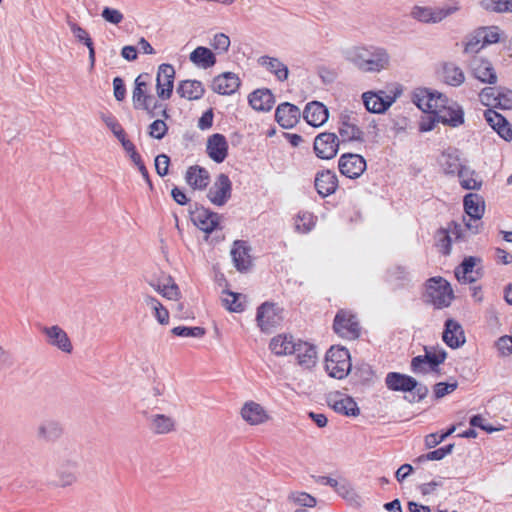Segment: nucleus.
Returning <instances> with one entry per match:
<instances>
[{"instance_id":"nucleus-1","label":"nucleus","mask_w":512,"mask_h":512,"mask_svg":"<svg viewBox=\"0 0 512 512\" xmlns=\"http://www.w3.org/2000/svg\"><path fill=\"white\" fill-rule=\"evenodd\" d=\"M414 102L421 110L437 115V120L444 125L458 127L464 123L462 107L438 91L423 89L415 94Z\"/></svg>"},{"instance_id":"nucleus-2","label":"nucleus","mask_w":512,"mask_h":512,"mask_svg":"<svg viewBox=\"0 0 512 512\" xmlns=\"http://www.w3.org/2000/svg\"><path fill=\"white\" fill-rule=\"evenodd\" d=\"M345 59L362 72L377 73L388 68L390 56L378 46H353L344 51Z\"/></svg>"},{"instance_id":"nucleus-3","label":"nucleus","mask_w":512,"mask_h":512,"mask_svg":"<svg viewBox=\"0 0 512 512\" xmlns=\"http://www.w3.org/2000/svg\"><path fill=\"white\" fill-rule=\"evenodd\" d=\"M352 367L349 350L345 347L332 346L326 353L325 369L330 377L345 378Z\"/></svg>"},{"instance_id":"nucleus-4","label":"nucleus","mask_w":512,"mask_h":512,"mask_svg":"<svg viewBox=\"0 0 512 512\" xmlns=\"http://www.w3.org/2000/svg\"><path fill=\"white\" fill-rule=\"evenodd\" d=\"M426 297L435 308L441 309L451 304L453 290L444 278L432 277L426 282Z\"/></svg>"},{"instance_id":"nucleus-5","label":"nucleus","mask_w":512,"mask_h":512,"mask_svg":"<svg viewBox=\"0 0 512 512\" xmlns=\"http://www.w3.org/2000/svg\"><path fill=\"white\" fill-rule=\"evenodd\" d=\"M425 354L418 355L411 360V371L415 374H426L428 371H437L447 353L443 349L424 348Z\"/></svg>"},{"instance_id":"nucleus-6","label":"nucleus","mask_w":512,"mask_h":512,"mask_svg":"<svg viewBox=\"0 0 512 512\" xmlns=\"http://www.w3.org/2000/svg\"><path fill=\"white\" fill-rule=\"evenodd\" d=\"M460 9L457 3L443 8H432L425 6H414L411 10V17L419 22L427 24L439 23L448 16L456 13Z\"/></svg>"},{"instance_id":"nucleus-7","label":"nucleus","mask_w":512,"mask_h":512,"mask_svg":"<svg viewBox=\"0 0 512 512\" xmlns=\"http://www.w3.org/2000/svg\"><path fill=\"white\" fill-rule=\"evenodd\" d=\"M334 332L342 338L349 340L357 339L360 336V325L356 315L348 310H339L333 322Z\"/></svg>"},{"instance_id":"nucleus-8","label":"nucleus","mask_w":512,"mask_h":512,"mask_svg":"<svg viewBox=\"0 0 512 512\" xmlns=\"http://www.w3.org/2000/svg\"><path fill=\"white\" fill-rule=\"evenodd\" d=\"M465 213L470 217L465 222V227L472 234L479 232L478 222L483 217L485 211V204L482 197L476 193H469L464 197L463 200Z\"/></svg>"},{"instance_id":"nucleus-9","label":"nucleus","mask_w":512,"mask_h":512,"mask_svg":"<svg viewBox=\"0 0 512 512\" xmlns=\"http://www.w3.org/2000/svg\"><path fill=\"white\" fill-rule=\"evenodd\" d=\"M232 194V182L228 175L221 173L219 174L213 185L209 188L207 198L209 201L216 206H224Z\"/></svg>"},{"instance_id":"nucleus-10","label":"nucleus","mask_w":512,"mask_h":512,"mask_svg":"<svg viewBox=\"0 0 512 512\" xmlns=\"http://www.w3.org/2000/svg\"><path fill=\"white\" fill-rule=\"evenodd\" d=\"M175 69L171 64L163 63L158 67L156 92L161 100H168L174 88Z\"/></svg>"},{"instance_id":"nucleus-11","label":"nucleus","mask_w":512,"mask_h":512,"mask_svg":"<svg viewBox=\"0 0 512 512\" xmlns=\"http://www.w3.org/2000/svg\"><path fill=\"white\" fill-rule=\"evenodd\" d=\"M282 310L273 303L265 302L257 309L256 320L264 332L278 326L282 320Z\"/></svg>"},{"instance_id":"nucleus-12","label":"nucleus","mask_w":512,"mask_h":512,"mask_svg":"<svg viewBox=\"0 0 512 512\" xmlns=\"http://www.w3.org/2000/svg\"><path fill=\"white\" fill-rule=\"evenodd\" d=\"M469 68L473 77L482 83L494 85L498 81L492 63L485 58L478 56L473 57L469 63Z\"/></svg>"},{"instance_id":"nucleus-13","label":"nucleus","mask_w":512,"mask_h":512,"mask_svg":"<svg viewBox=\"0 0 512 512\" xmlns=\"http://www.w3.org/2000/svg\"><path fill=\"white\" fill-rule=\"evenodd\" d=\"M339 148V139L336 134L330 132L320 133L314 140V151L321 159H332Z\"/></svg>"},{"instance_id":"nucleus-14","label":"nucleus","mask_w":512,"mask_h":512,"mask_svg":"<svg viewBox=\"0 0 512 512\" xmlns=\"http://www.w3.org/2000/svg\"><path fill=\"white\" fill-rule=\"evenodd\" d=\"M338 167L342 175L356 179L366 170V161L359 154L346 153L341 155Z\"/></svg>"},{"instance_id":"nucleus-15","label":"nucleus","mask_w":512,"mask_h":512,"mask_svg":"<svg viewBox=\"0 0 512 512\" xmlns=\"http://www.w3.org/2000/svg\"><path fill=\"white\" fill-rule=\"evenodd\" d=\"M190 216L193 223L206 233L213 232L219 226L220 215L204 207L195 205L194 209H190Z\"/></svg>"},{"instance_id":"nucleus-16","label":"nucleus","mask_w":512,"mask_h":512,"mask_svg":"<svg viewBox=\"0 0 512 512\" xmlns=\"http://www.w3.org/2000/svg\"><path fill=\"white\" fill-rule=\"evenodd\" d=\"M41 332L45 335L46 342L49 345L56 347L64 353L72 352V343L67 333L60 326H43Z\"/></svg>"},{"instance_id":"nucleus-17","label":"nucleus","mask_w":512,"mask_h":512,"mask_svg":"<svg viewBox=\"0 0 512 512\" xmlns=\"http://www.w3.org/2000/svg\"><path fill=\"white\" fill-rule=\"evenodd\" d=\"M484 117L491 128L506 141L512 140V128L507 119L496 110L489 108L484 112Z\"/></svg>"},{"instance_id":"nucleus-18","label":"nucleus","mask_w":512,"mask_h":512,"mask_svg":"<svg viewBox=\"0 0 512 512\" xmlns=\"http://www.w3.org/2000/svg\"><path fill=\"white\" fill-rule=\"evenodd\" d=\"M241 416L250 425H260L270 419L265 408L257 402L247 401L241 408Z\"/></svg>"},{"instance_id":"nucleus-19","label":"nucleus","mask_w":512,"mask_h":512,"mask_svg":"<svg viewBox=\"0 0 512 512\" xmlns=\"http://www.w3.org/2000/svg\"><path fill=\"white\" fill-rule=\"evenodd\" d=\"M206 151L216 163H222L228 154V143L224 135L215 133L207 140Z\"/></svg>"},{"instance_id":"nucleus-20","label":"nucleus","mask_w":512,"mask_h":512,"mask_svg":"<svg viewBox=\"0 0 512 512\" xmlns=\"http://www.w3.org/2000/svg\"><path fill=\"white\" fill-rule=\"evenodd\" d=\"M240 86L239 77L232 72H225L213 79L212 90L221 95H231Z\"/></svg>"},{"instance_id":"nucleus-21","label":"nucleus","mask_w":512,"mask_h":512,"mask_svg":"<svg viewBox=\"0 0 512 512\" xmlns=\"http://www.w3.org/2000/svg\"><path fill=\"white\" fill-rule=\"evenodd\" d=\"M443 341L450 348L456 349L465 343V335L462 326L454 319H447L443 331Z\"/></svg>"},{"instance_id":"nucleus-22","label":"nucleus","mask_w":512,"mask_h":512,"mask_svg":"<svg viewBox=\"0 0 512 512\" xmlns=\"http://www.w3.org/2000/svg\"><path fill=\"white\" fill-rule=\"evenodd\" d=\"M300 118V109L288 102L280 104L275 111V119L284 128L293 127Z\"/></svg>"},{"instance_id":"nucleus-23","label":"nucleus","mask_w":512,"mask_h":512,"mask_svg":"<svg viewBox=\"0 0 512 512\" xmlns=\"http://www.w3.org/2000/svg\"><path fill=\"white\" fill-rule=\"evenodd\" d=\"M385 384L391 391L412 392L416 379L399 372H389L385 377Z\"/></svg>"},{"instance_id":"nucleus-24","label":"nucleus","mask_w":512,"mask_h":512,"mask_svg":"<svg viewBox=\"0 0 512 512\" xmlns=\"http://www.w3.org/2000/svg\"><path fill=\"white\" fill-rule=\"evenodd\" d=\"M382 94L384 93H363V103L369 112L378 114L384 113L392 105L394 99L389 96H383Z\"/></svg>"},{"instance_id":"nucleus-25","label":"nucleus","mask_w":512,"mask_h":512,"mask_svg":"<svg viewBox=\"0 0 512 512\" xmlns=\"http://www.w3.org/2000/svg\"><path fill=\"white\" fill-rule=\"evenodd\" d=\"M338 187L336 174L331 170L318 172L315 177V188L319 195L327 197L333 194Z\"/></svg>"},{"instance_id":"nucleus-26","label":"nucleus","mask_w":512,"mask_h":512,"mask_svg":"<svg viewBox=\"0 0 512 512\" xmlns=\"http://www.w3.org/2000/svg\"><path fill=\"white\" fill-rule=\"evenodd\" d=\"M303 115L309 125L318 127L328 120L329 113L322 103L314 101L306 105Z\"/></svg>"},{"instance_id":"nucleus-27","label":"nucleus","mask_w":512,"mask_h":512,"mask_svg":"<svg viewBox=\"0 0 512 512\" xmlns=\"http://www.w3.org/2000/svg\"><path fill=\"white\" fill-rule=\"evenodd\" d=\"M481 260L477 257L469 256L464 258L462 263L455 269V276L459 281L464 283H473L479 277L478 269L474 271L477 263Z\"/></svg>"},{"instance_id":"nucleus-28","label":"nucleus","mask_w":512,"mask_h":512,"mask_svg":"<svg viewBox=\"0 0 512 512\" xmlns=\"http://www.w3.org/2000/svg\"><path fill=\"white\" fill-rule=\"evenodd\" d=\"M63 434V427L57 420L47 419L42 421L36 430V436L40 440L54 442Z\"/></svg>"},{"instance_id":"nucleus-29","label":"nucleus","mask_w":512,"mask_h":512,"mask_svg":"<svg viewBox=\"0 0 512 512\" xmlns=\"http://www.w3.org/2000/svg\"><path fill=\"white\" fill-rule=\"evenodd\" d=\"M298 364L304 368H311L317 359L316 347L308 342L297 340L295 352Z\"/></svg>"},{"instance_id":"nucleus-30","label":"nucleus","mask_w":512,"mask_h":512,"mask_svg":"<svg viewBox=\"0 0 512 512\" xmlns=\"http://www.w3.org/2000/svg\"><path fill=\"white\" fill-rule=\"evenodd\" d=\"M296 344L292 335L279 334L271 339L269 348L277 356H286L295 352Z\"/></svg>"},{"instance_id":"nucleus-31","label":"nucleus","mask_w":512,"mask_h":512,"mask_svg":"<svg viewBox=\"0 0 512 512\" xmlns=\"http://www.w3.org/2000/svg\"><path fill=\"white\" fill-rule=\"evenodd\" d=\"M185 180L193 189L204 190L209 184L210 174L205 168L194 165L187 169Z\"/></svg>"},{"instance_id":"nucleus-32","label":"nucleus","mask_w":512,"mask_h":512,"mask_svg":"<svg viewBox=\"0 0 512 512\" xmlns=\"http://www.w3.org/2000/svg\"><path fill=\"white\" fill-rule=\"evenodd\" d=\"M231 257L238 271L247 270L251 265L249 247L245 241L237 240L231 249Z\"/></svg>"},{"instance_id":"nucleus-33","label":"nucleus","mask_w":512,"mask_h":512,"mask_svg":"<svg viewBox=\"0 0 512 512\" xmlns=\"http://www.w3.org/2000/svg\"><path fill=\"white\" fill-rule=\"evenodd\" d=\"M150 430L157 435L168 434L175 430V420L164 414H151L147 417Z\"/></svg>"},{"instance_id":"nucleus-34","label":"nucleus","mask_w":512,"mask_h":512,"mask_svg":"<svg viewBox=\"0 0 512 512\" xmlns=\"http://www.w3.org/2000/svg\"><path fill=\"white\" fill-rule=\"evenodd\" d=\"M274 102V96L268 89H257L249 95V104L257 111H270Z\"/></svg>"},{"instance_id":"nucleus-35","label":"nucleus","mask_w":512,"mask_h":512,"mask_svg":"<svg viewBox=\"0 0 512 512\" xmlns=\"http://www.w3.org/2000/svg\"><path fill=\"white\" fill-rule=\"evenodd\" d=\"M176 92L187 100H198L204 95L203 84L197 80H183L178 84Z\"/></svg>"},{"instance_id":"nucleus-36","label":"nucleus","mask_w":512,"mask_h":512,"mask_svg":"<svg viewBox=\"0 0 512 512\" xmlns=\"http://www.w3.org/2000/svg\"><path fill=\"white\" fill-rule=\"evenodd\" d=\"M329 405L335 412L345 416H358L360 413L357 403L349 396L331 398Z\"/></svg>"},{"instance_id":"nucleus-37","label":"nucleus","mask_w":512,"mask_h":512,"mask_svg":"<svg viewBox=\"0 0 512 512\" xmlns=\"http://www.w3.org/2000/svg\"><path fill=\"white\" fill-rule=\"evenodd\" d=\"M338 133L343 142L364 141L363 131L357 126L355 122L351 121L350 118L343 120L340 123Z\"/></svg>"},{"instance_id":"nucleus-38","label":"nucleus","mask_w":512,"mask_h":512,"mask_svg":"<svg viewBox=\"0 0 512 512\" xmlns=\"http://www.w3.org/2000/svg\"><path fill=\"white\" fill-rule=\"evenodd\" d=\"M259 64L274 74L279 81H285L288 78V67L278 58L262 56L258 60Z\"/></svg>"},{"instance_id":"nucleus-39","label":"nucleus","mask_w":512,"mask_h":512,"mask_svg":"<svg viewBox=\"0 0 512 512\" xmlns=\"http://www.w3.org/2000/svg\"><path fill=\"white\" fill-rule=\"evenodd\" d=\"M443 81L450 86L458 87L465 81L463 70L454 63H445L442 68Z\"/></svg>"},{"instance_id":"nucleus-40","label":"nucleus","mask_w":512,"mask_h":512,"mask_svg":"<svg viewBox=\"0 0 512 512\" xmlns=\"http://www.w3.org/2000/svg\"><path fill=\"white\" fill-rule=\"evenodd\" d=\"M189 58L192 63L204 69L210 68L216 63V57L213 52L203 46L195 48Z\"/></svg>"},{"instance_id":"nucleus-41","label":"nucleus","mask_w":512,"mask_h":512,"mask_svg":"<svg viewBox=\"0 0 512 512\" xmlns=\"http://www.w3.org/2000/svg\"><path fill=\"white\" fill-rule=\"evenodd\" d=\"M143 297L144 303L153 311L157 321L162 325L168 324L169 312L160 301L149 294H144Z\"/></svg>"},{"instance_id":"nucleus-42","label":"nucleus","mask_w":512,"mask_h":512,"mask_svg":"<svg viewBox=\"0 0 512 512\" xmlns=\"http://www.w3.org/2000/svg\"><path fill=\"white\" fill-rule=\"evenodd\" d=\"M461 186L466 190H478L481 187V180L476 177V172L469 167L463 166L458 171Z\"/></svg>"},{"instance_id":"nucleus-43","label":"nucleus","mask_w":512,"mask_h":512,"mask_svg":"<svg viewBox=\"0 0 512 512\" xmlns=\"http://www.w3.org/2000/svg\"><path fill=\"white\" fill-rule=\"evenodd\" d=\"M316 217L310 212H299L295 218V230L299 233H308L315 226Z\"/></svg>"},{"instance_id":"nucleus-44","label":"nucleus","mask_w":512,"mask_h":512,"mask_svg":"<svg viewBox=\"0 0 512 512\" xmlns=\"http://www.w3.org/2000/svg\"><path fill=\"white\" fill-rule=\"evenodd\" d=\"M289 502L303 507H314L317 503L316 498L306 492L293 491L287 497Z\"/></svg>"},{"instance_id":"nucleus-45","label":"nucleus","mask_w":512,"mask_h":512,"mask_svg":"<svg viewBox=\"0 0 512 512\" xmlns=\"http://www.w3.org/2000/svg\"><path fill=\"white\" fill-rule=\"evenodd\" d=\"M154 97L146 90L134 87L132 92V101L135 109H147V102H153Z\"/></svg>"},{"instance_id":"nucleus-46","label":"nucleus","mask_w":512,"mask_h":512,"mask_svg":"<svg viewBox=\"0 0 512 512\" xmlns=\"http://www.w3.org/2000/svg\"><path fill=\"white\" fill-rule=\"evenodd\" d=\"M227 297L223 299L225 307L231 312H242L245 309L243 302L240 300L242 295L239 293H234L227 291L225 292Z\"/></svg>"},{"instance_id":"nucleus-47","label":"nucleus","mask_w":512,"mask_h":512,"mask_svg":"<svg viewBox=\"0 0 512 512\" xmlns=\"http://www.w3.org/2000/svg\"><path fill=\"white\" fill-rule=\"evenodd\" d=\"M335 491L338 495L351 503H358L360 499L354 488L347 481L339 482Z\"/></svg>"},{"instance_id":"nucleus-48","label":"nucleus","mask_w":512,"mask_h":512,"mask_svg":"<svg viewBox=\"0 0 512 512\" xmlns=\"http://www.w3.org/2000/svg\"><path fill=\"white\" fill-rule=\"evenodd\" d=\"M482 6L495 12H512V0H483Z\"/></svg>"},{"instance_id":"nucleus-49","label":"nucleus","mask_w":512,"mask_h":512,"mask_svg":"<svg viewBox=\"0 0 512 512\" xmlns=\"http://www.w3.org/2000/svg\"><path fill=\"white\" fill-rule=\"evenodd\" d=\"M172 333L180 337H194L201 338L205 335V330L202 327H186L177 326L172 329Z\"/></svg>"},{"instance_id":"nucleus-50","label":"nucleus","mask_w":512,"mask_h":512,"mask_svg":"<svg viewBox=\"0 0 512 512\" xmlns=\"http://www.w3.org/2000/svg\"><path fill=\"white\" fill-rule=\"evenodd\" d=\"M101 119L106 124V126L113 132V134L117 137L118 140L120 138H123L125 132L115 116H113L110 113L102 114Z\"/></svg>"},{"instance_id":"nucleus-51","label":"nucleus","mask_w":512,"mask_h":512,"mask_svg":"<svg viewBox=\"0 0 512 512\" xmlns=\"http://www.w3.org/2000/svg\"><path fill=\"white\" fill-rule=\"evenodd\" d=\"M442 166L445 173L447 174H454L456 172L458 173L459 169L463 167L459 158L452 154L443 155Z\"/></svg>"},{"instance_id":"nucleus-52","label":"nucleus","mask_w":512,"mask_h":512,"mask_svg":"<svg viewBox=\"0 0 512 512\" xmlns=\"http://www.w3.org/2000/svg\"><path fill=\"white\" fill-rule=\"evenodd\" d=\"M495 108L504 110L512 109V91L506 88H499Z\"/></svg>"},{"instance_id":"nucleus-53","label":"nucleus","mask_w":512,"mask_h":512,"mask_svg":"<svg viewBox=\"0 0 512 512\" xmlns=\"http://www.w3.org/2000/svg\"><path fill=\"white\" fill-rule=\"evenodd\" d=\"M499 89L494 87H485L479 93L480 102L485 106H493L495 107V103L497 102Z\"/></svg>"},{"instance_id":"nucleus-54","label":"nucleus","mask_w":512,"mask_h":512,"mask_svg":"<svg viewBox=\"0 0 512 512\" xmlns=\"http://www.w3.org/2000/svg\"><path fill=\"white\" fill-rule=\"evenodd\" d=\"M484 47H485V44H484L483 40H481V38L479 37L478 30H476L475 33L472 34L468 38V40L465 44L464 52L469 53V54H474V53H478Z\"/></svg>"},{"instance_id":"nucleus-55","label":"nucleus","mask_w":512,"mask_h":512,"mask_svg":"<svg viewBox=\"0 0 512 512\" xmlns=\"http://www.w3.org/2000/svg\"><path fill=\"white\" fill-rule=\"evenodd\" d=\"M478 32L485 46L499 41V33L496 27H482L478 29Z\"/></svg>"},{"instance_id":"nucleus-56","label":"nucleus","mask_w":512,"mask_h":512,"mask_svg":"<svg viewBox=\"0 0 512 512\" xmlns=\"http://www.w3.org/2000/svg\"><path fill=\"white\" fill-rule=\"evenodd\" d=\"M163 282L162 296L169 300H176L179 296V288L171 277L165 279Z\"/></svg>"},{"instance_id":"nucleus-57","label":"nucleus","mask_w":512,"mask_h":512,"mask_svg":"<svg viewBox=\"0 0 512 512\" xmlns=\"http://www.w3.org/2000/svg\"><path fill=\"white\" fill-rule=\"evenodd\" d=\"M451 242V235L447 233L446 229H440L437 232V246L443 254L448 255L450 253Z\"/></svg>"},{"instance_id":"nucleus-58","label":"nucleus","mask_w":512,"mask_h":512,"mask_svg":"<svg viewBox=\"0 0 512 512\" xmlns=\"http://www.w3.org/2000/svg\"><path fill=\"white\" fill-rule=\"evenodd\" d=\"M168 127L166 123L157 119L153 121L149 126V135L155 139H162L167 133Z\"/></svg>"},{"instance_id":"nucleus-59","label":"nucleus","mask_w":512,"mask_h":512,"mask_svg":"<svg viewBox=\"0 0 512 512\" xmlns=\"http://www.w3.org/2000/svg\"><path fill=\"white\" fill-rule=\"evenodd\" d=\"M495 346L501 356H509L512 354V336H501L495 343Z\"/></svg>"},{"instance_id":"nucleus-60","label":"nucleus","mask_w":512,"mask_h":512,"mask_svg":"<svg viewBox=\"0 0 512 512\" xmlns=\"http://www.w3.org/2000/svg\"><path fill=\"white\" fill-rule=\"evenodd\" d=\"M423 111L426 112L427 115L422 117L419 123V130L421 132L432 131L435 128L436 123L439 122L437 120V115H435L433 112H429L428 110Z\"/></svg>"},{"instance_id":"nucleus-61","label":"nucleus","mask_w":512,"mask_h":512,"mask_svg":"<svg viewBox=\"0 0 512 512\" xmlns=\"http://www.w3.org/2000/svg\"><path fill=\"white\" fill-rule=\"evenodd\" d=\"M69 27L73 35L81 42H83L87 47L92 45V39L89 37L88 33L85 29L80 27L78 24L74 22H69Z\"/></svg>"},{"instance_id":"nucleus-62","label":"nucleus","mask_w":512,"mask_h":512,"mask_svg":"<svg viewBox=\"0 0 512 512\" xmlns=\"http://www.w3.org/2000/svg\"><path fill=\"white\" fill-rule=\"evenodd\" d=\"M101 16L105 21L114 25L121 23L124 18L123 14L119 10L110 7H105Z\"/></svg>"},{"instance_id":"nucleus-63","label":"nucleus","mask_w":512,"mask_h":512,"mask_svg":"<svg viewBox=\"0 0 512 512\" xmlns=\"http://www.w3.org/2000/svg\"><path fill=\"white\" fill-rule=\"evenodd\" d=\"M458 384L457 382L453 383H445V382H439L434 386V395L437 399H440L447 394L452 393L456 388Z\"/></svg>"},{"instance_id":"nucleus-64","label":"nucleus","mask_w":512,"mask_h":512,"mask_svg":"<svg viewBox=\"0 0 512 512\" xmlns=\"http://www.w3.org/2000/svg\"><path fill=\"white\" fill-rule=\"evenodd\" d=\"M211 45L215 50L227 52L230 46V38L224 33H218L214 36Z\"/></svg>"}]
</instances>
